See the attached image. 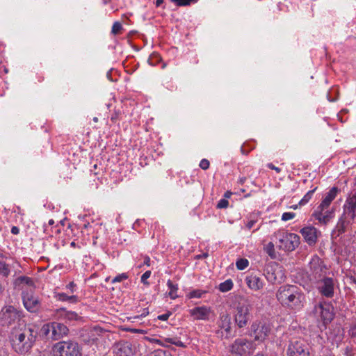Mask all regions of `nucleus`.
<instances>
[{"mask_svg":"<svg viewBox=\"0 0 356 356\" xmlns=\"http://www.w3.org/2000/svg\"><path fill=\"white\" fill-rule=\"evenodd\" d=\"M38 335L35 327L23 321L13 327L10 333V341L14 350L19 354L28 353L33 347Z\"/></svg>","mask_w":356,"mask_h":356,"instance_id":"nucleus-1","label":"nucleus"},{"mask_svg":"<svg viewBox=\"0 0 356 356\" xmlns=\"http://www.w3.org/2000/svg\"><path fill=\"white\" fill-rule=\"evenodd\" d=\"M278 302L284 307L293 310H299L304 305L305 296L296 285L281 286L276 292Z\"/></svg>","mask_w":356,"mask_h":356,"instance_id":"nucleus-2","label":"nucleus"},{"mask_svg":"<svg viewBox=\"0 0 356 356\" xmlns=\"http://www.w3.org/2000/svg\"><path fill=\"white\" fill-rule=\"evenodd\" d=\"M339 192V189L337 187H332L323 195L321 202L312 214L319 223L326 225L334 218L335 209H330V204Z\"/></svg>","mask_w":356,"mask_h":356,"instance_id":"nucleus-3","label":"nucleus"},{"mask_svg":"<svg viewBox=\"0 0 356 356\" xmlns=\"http://www.w3.org/2000/svg\"><path fill=\"white\" fill-rule=\"evenodd\" d=\"M356 217V193L349 195L343 206V213L336 226L338 234H343L346 230L348 225L350 224Z\"/></svg>","mask_w":356,"mask_h":356,"instance_id":"nucleus-4","label":"nucleus"},{"mask_svg":"<svg viewBox=\"0 0 356 356\" xmlns=\"http://www.w3.org/2000/svg\"><path fill=\"white\" fill-rule=\"evenodd\" d=\"M251 304L245 300L238 304L235 309L234 321L239 328L245 327L251 318Z\"/></svg>","mask_w":356,"mask_h":356,"instance_id":"nucleus-5","label":"nucleus"},{"mask_svg":"<svg viewBox=\"0 0 356 356\" xmlns=\"http://www.w3.org/2000/svg\"><path fill=\"white\" fill-rule=\"evenodd\" d=\"M264 275L266 280L272 284L284 282L286 278L284 268L277 262L271 261L266 265Z\"/></svg>","mask_w":356,"mask_h":356,"instance_id":"nucleus-6","label":"nucleus"},{"mask_svg":"<svg viewBox=\"0 0 356 356\" xmlns=\"http://www.w3.org/2000/svg\"><path fill=\"white\" fill-rule=\"evenodd\" d=\"M276 236L279 241V248L284 251H293L300 244V236L296 234L279 232Z\"/></svg>","mask_w":356,"mask_h":356,"instance_id":"nucleus-7","label":"nucleus"},{"mask_svg":"<svg viewBox=\"0 0 356 356\" xmlns=\"http://www.w3.org/2000/svg\"><path fill=\"white\" fill-rule=\"evenodd\" d=\"M54 356H80L77 343L67 341H60L53 348Z\"/></svg>","mask_w":356,"mask_h":356,"instance_id":"nucleus-8","label":"nucleus"},{"mask_svg":"<svg viewBox=\"0 0 356 356\" xmlns=\"http://www.w3.org/2000/svg\"><path fill=\"white\" fill-rule=\"evenodd\" d=\"M314 315L318 321H321L325 325L330 323L334 318V307L329 302H320L316 305L313 310Z\"/></svg>","mask_w":356,"mask_h":356,"instance_id":"nucleus-9","label":"nucleus"},{"mask_svg":"<svg viewBox=\"0 0 356 356\" xmlns=\"http://www.w3.org/2000/svg\"><path fill=\"white\" fill-rule=\"evenodd\" d=\"M216 333L221 339H229L232 337L231 317L228 314H222L218 321Z\"/></svg>","mask_w":356,"mask_h":356,"instance_id":"nucleus-10","label":"nucleus"},{"mask_svg":"<svg viewBox=\"0 0 356 356\" xmlns=\"http://www.w3.org/2000/svg\"><path fill=\"white\" fill-rule=\"evenodd\" d=\"M230 352L233 354L243 356L250 354L253 350V343L244 338H238L230 346Z\"/></svg>","mask_w":356,"mask_h":356,"instance_id":"nucleus-11","label":"nucleus"},{"mask_svg":"<svg viewBox=\"0 0 356 356\" xmlns=\"http://www.w3.org/2000/svg\"><path fill=\"white\" fill-rule=\"evenodd\" d=\"M270 326L263 321H256L251 325V335L255 341H264L270 333Z\"/></svg>","mask_w":356,"mask_h":356,"instance_id":"nucleus-12","label":"nucleus"},{"mask_svg":"<svg viewBox=\"0 0 356 356\" xmlns=\"http://www.w3.org/2000/svg\"><path fill=\"white\" fill-rule=\"evenodd\" d=\"M288 356H310L307 344L302 339H293L286 350Z\"/></svg>","mask_w":356,"mask_h":356,"instance_id":"nucleus-13","label":"nucleus"},{"mask_svg":"<svg viewBox=\"0 0 356 356\" xmlns=\"http://www.w3.org/2000/svg\"><path fill=\"white\" fill-rule=\"evenodd\" d=\"M21 313L13 306H7L3 308L1 314V319L3 325H10L12 323L17 321L22 323L20 321Z\"/></svg>","mask_w":356,"mask_h":356,"instance_id":"nucleus-14","label":"nucleus"},{"mask_svg":"<svg viewBox=\"0 0 356 356\" xmlns=\"http://www.w3.org/2000/svg\"><path fill=\"white\" fill-rule=\"evenodd\" d=\"M23 289L22 299L25 308L30 312H36L40 307V302L38 298L32 293H25Z\"/></svg>","mask_w":356,"mask_h":356,"instance_id":"nucleus-15","label":"nucleus"},{"mask_svg":"<svg viewBox=\"0 0 356 356\" xmlns=\"http://www.w3.org/2000/svg\"><path fill=\"white\" fill-rule=\"evenodd\" d=\"M318 289L321 295L332 298L334 296V284L332 278L325 277L319 283Z\"/></svg>","mask_w":356,"mask_h":356,"instance_id":"nucleus-16","label":"nucleus"},{"mask_svg":"<svg viewBox=\"0 0 356 356\" xmlns=\"http://www.w3.org/2000/svg\"><path fill=\"white\" fill-rule=\"evenodd\" d=\"M114 352L119 356H130L134 353V348L129 341H120L115 344Z\"/></svg>","mask_w":356,"mask_h":356,"instance_id":"nucleus-17","label":"nucleus"},{"mask_svg":"<svg viewBox=\"0 0 356 356\" xmlns=\"http://www.w3.org/2000/svg\"><path fill=\"white\" fill-rule=\"evenodd\" d=\"M211 309L210 307L205 306L196 307L189 310L190 315L193 318L194 320H209Z\"/></svg>","mask_w":356,"mask_h":356,"instance_id":"nucleus-18","label":"nucleus"},{"mask_svg":"<svg viewBox=\"0 0 356 356\" xmlns=\"http://www.w3.org/2000/svg\"><path fill=\"white\" fill-rule=\"evenodd\" d=\"M300 233L309 245L316 244L318 238V231L316 228L312 226L305 227L300 229Z\"/></svg>","mask_w":356,"mask_h":356,"instance_id":"nucleus-19","label":"nucleus"},{"mask_svg":"<svg viewBox=\"0 0 356 356\" xmlns=\"http://www.w3.org/2000/svg\"><path fill=\"white\" fill-rule=\"evenodd\" d=\"M52 333L51 334L50 339L52 340H58L67 335L68 333V328L65 325L58 323L52 322Z\"/></svg>","mask_w":356,"mask_h":356,"instance_id":"nucleus-20","label":"nucleus"},{"mask_svg":"<svg viewBox=\"0 0 356 356\" xmlns=\"http://www.w3.org/2000/svg\"><path fill=\"white\" fill-rule=\"evenodd\" d=\"M55 318L57 320L67 321H76L79 319L78 314L72 311H67L64 308H60L55 312Z\"/></svg>","mask_w":356,"mask_h":356,"instance_id":"nucleus-21","label":"nucleus"},{"mask_svg":"<svg viewBox=\"0 0 356 356\" xmlns=\"http://www.w3.org/2000/svg\"><path fill=\"white\" fill-rule=\"evenodd\" d=\"M245 281L248 286L253 291H259L264 287V282L255 275L247 277Z\"/></svg>","mask_w":356,"mask_h":356,"instance_id":"nucleus-22","label":"nucleus"},{"mask_svg":"<svg viewBox=\"0 0 356 356\" xmlns=\"http://www.w3.org/2000/svg\"><path fill=\"white\" fill-rule=\"evenodd\" d=\"M309 266L314 273L319 275L324 271L325 268L323 261L318 256H314L312 257L309 263Z\"/></svg>","mask_w":356,"mask_h":356,"instance_id":"nucleus-23","label":"nucleus"},{"mask_svg":"<svg viewBox=\"0 0 356 356\" xmlns=\"http://www.w3.org/2000/svg\"><path fill=\"white\" fill-rule=\"evenodd\" d=\"M167 286L170 289L168 296L172 300L176 299L178 297V296L177 294V292L178 290V285L177 284H173V282L169 280L167 282Z\"/></svg>","mask_w":356,"mask_h":356,"instance_id":"nucleus-24","label":"nucleus"},{"mask_svg":"<svg viewBox=\"0 0 356 356\" xmlns=\"http://www.w3.org/2000/svg\"><path fill=\"white\" fill-rule=\"evenodd\" d=\"M57 297L59 300L69 301L70 302H76L78 300L76 296H67L64 293H58Z\"/></svg>","mask_w":356,"mask_h":356,"instance_id":"nucleus-25","label":"nucleus"},{"mask_svg":"<svg viewBox=\"0 0 356 356\" xmlns=\"http://www.w3.org/2000/svg\"><path fill=\"white\" fill-rule=\"evenodd\" d=\"M233 288V282L231 280H227L224 282L220 284L219 290L221 292H227Z\"/></svg>","mask_w":356,"mask_h":356,"instance_id":"nucleus-26","label":"nucleus"},{"mask_svg":"<svg viewBox=\"0 0 356 356\" xmlns=\"http://www.w3.org/2000/svg\"><path fill=\"white\" fill-rule=\"evenodd\" d=\"M10 268L8 264L0 261V275L3 277H8L10 274Z\"/></svg>","mask_w":356,"mask_h":356,"instance_id":"nucleus-27","label":"nucleus"},{"mask_svg":"<svg viewBox=\"0 0 356 356\" xmlns=\"http://www.w3.org/2000/svg\"><path fill=\"white\" fill-rule=\"evenodd\" d=\"M17 281L19 282L20 284H25L26 286L30 287V291H32L33 286V281L31 278L28 277H20L17 279Z\"/></svg>","mask_w":356,"mask_h":356,"instance_id":"nucleus-28","label":"nucleus"},{"mask_svg":"<svg viewBox=\"0 0 356 356\" xmlns=\"http://www.w3.org/2000/svg\"><path fill=\"white\" fill-rule=\"evenodd\" d=\"M52 323L44 324L41 328V332L43 335L50 339L51 334L52 333Z\"/></svg>","mask_w":356,"mask_h":356,"instance_id":"nucleus-29","label":"nucleus"},{"mask_svg":"<svg viewBox=\"0 0 356 356\" xmlns=\"http://www.w3.org/2000/svg\"><path fill=\"white\" fill-rule=\"evenodd\" d=\"M265 252L272 258L275 259L276 257V254L275 251L274 244L271 242L268 243L265 248Z\"/></svg>","mask_w":356,"mask_h":356,"instance_id":"nucleus-30","label":"nucleus"},{"mask_svg":"<svg viewBox=\"0 0 356 356\" xmlns=\"http://www.w3.org/2000/svg\"><path fill=\"white\" fill-rule=\"evenodd\" d=\"M249 261L246 259H239L236 261V268L240 270H244L248 266Z\"/></svg>","mask_w":356,"mask_h":356,"instance_id":"nucleus-31","label":"nucleus"},{"mask_svg":"<svg viewBox=\"0 0 356 356\" xmlns=\"http://www.w3.org/2000/svg\"><path fill=\"white\" fill-rule=\"evenodd\" d=\"M316 188H317L316 187L313 190H311L309 192H307L305 195V196L302 197V199L300 201L299 204H301V205H303V204H305L306 203H307L311 200V198H312L314 193L316 190Z\"/></svg>","mask_w":356,"mask_h":356,"instance_id":"nucleus-32","label":"nucleus"},{"mask_svg":"<svg viewBox=\"0 0 356 356\" xmlns=\"http://www.w3.org/2000/svg\"><path fill=\"white\" fill-rule=\"evenodd\" d=\"M122 30V25L119 22H115L113 24L112 29H111V33L113 35H118L121 33V31Z\"/></svg>","mask_w":356,"mask_h":356,"instance_id":"nucleus-33","label":"nucleus"},{"mask_svg":"<svg viewBox=\"0 0 356 356\" xmlns=\"http://www.w3.org/2000/svg\"><path fill=\"white\" fill-rule=\"evenodd\" d=\"M148 61L150 65L154 66L158 65L159 61H161V57L158 54H152Z\"/></svg>","mask_w":356,"mask_h":356,"instance_id":"nucleus-34","label":"nucleus"},{"mask_svg":"<svg viewBox=\"0 0 356 356\" xmlns=\"http://www.w3.org/2000/svg\"><path fill=\"white\" fill-rule=\"evenodd\" d=\"M127 278L128 275L127 273H122L115 277L112 280V283L120 282L124 280H127Z\"/></svg>","mask_w":356,"mask_h":356,"instance_id":"nucleus-35","label":"nucleus"},{"mask_svg":"<svg viewBox=\"0 0 356 356\" xmlns=\"http://www.w3.org/2000/svg\"><path fill=\"white\" fill-rule=\"evenodd\" d=\"M296 214L291 212H285L282 216V220L283 221H287L293 219L295 217Z\"/></svg>","mask_w":356,"mask_h":356,"instance_id":"nucleus-36","label":"nucleus"},{"mask_svg":"<svg viewBox=\"0 0 356 356\" xmlns=\"http://www.w3.org/2000/svg\"><path fill=\"white\" fill-rule=\"evenodd\" d=\"M150 275H151L150 270H147V271L145 272L141 276V282L144 284L148 285L149 282L147 281V280L150 277Z\"/></svg>","mask_w":356,"mask_h":356,"instance_id":"nucleus-37","label":"nucleus"},{"mask_svg":"<svg viewBox=\"0 0 356 356\" xmlns=\"http://www.w3.org/2000/svg\"><path fill=\"white\" fill-rule=\"evenodd\" d=\"M149 356H170L165 351L163 350H156L152 352Z\"/></svg>","mask_w":356,"mask_h":356,"instance_id":"nucleus-38","label":"nucleus"},{"mask_svg":"<svg viewBox=\"0 0 356 356\" xmlns=\"http://www.w3.org/2000/svg\"><path fill=\"white\" fill-rule=\"evenodd\" d=\"M203 292L202 291H200V290H195V291H191L189 294H188V297L190 298H200L202 297V295Z\"/></svg>","mask_w":356,"mask_h":356,"instance_id":"nucleus-39","label":"nucleus"},{"mask_svg":"<svg viewBox=\"0 0 356 356\" xmlns=\"http://www.w3.org/2000/svg\"><path fill=\"white\" fill-rule=\"evenodd\" d=\"M228 205H229V202L226 199H221L217 204V208L225 209L228 207Z\"/></svg>","mask_w":356,"mask_h":356,"instance_id":"nucleus-40","label":"nucleus"},{"mask_svg":"<svg viewBox=\"0 0 356 356\" xmlns=\"http://www.w3.org/2000/svg\"><path fill=\"white\" fill-rule=\"evenodd\" d=\"M209 165H210V163H209V160H207L206 159H202L200 163V167L202 170H207L209 168Z\"/></svg>","mask_w":356,"mask_h":356,"instance_id":"nucleus-41","label":"nucleus"},{"mask_svg":"<svg viewBox=\"0 0 356 356\" xmlns=\"http://www.w3.org/2000/svg\"><path fill=\"white\" fill-rule=\"evenodd\" d=\"M171 1L175 3L177 6H188V2L186 0H171Z\"/></svg>","mask_w":356,"mask_h":356,"instance_id":"nucleus-42","label":"nucleus"},{"mask_svg":"<svg viewBox=\"0 0 356 356\" xmlns=\"http://www.w3.org/2000/svg\"><path fill=\"white\" fill-rule=\"evenodd\" d=\"M171 314H172V313L170 312H168L167 313H165L164 314L159 315L158 316V319L161 320V321H167Z\"/></svg>","mask_w":356,"mask_h":356,"instance_id":"nucleus-43","label":"nucleus"},{"mask_svg":"<svg viewBox=\"0 0 356 356\" xmlns=\"http://www.w3.org/2000/svg\"><path fill=\"white\" fill-rule=\"evenodd\" d=\"M267 166L273 170H275L276 172L280 173L281 172V169L278 167L275 166L273 163H270L267 165Z\"/></svg>","mask_w":356,"mask_h":356,"instance_id":"nucleus-44","label":"nucleus"},{"mask_svg":"<svg viewBox=\"0 0 356 356\" xmlns=\"http://www.w3.org/2000/svg\"><path fill=\"white\" fill-rule=\"evenodd\" d=\"M256 220H250V221H248L246 224V227L248 229H250L253 227V226L254 225V224L256 223Z\"/></svg>","mask_w":356,"mask_h":356,"instance_id":"nucleus-45","label":"nucleus"},{"mask_svg":"<svg viewBox=\"0 0 356 356\" xmlns=\"http://www.w3.org/2000/svg\"><path fill=\"white\" fill-rule=\"evenodd\" d=\"M75 286V284L73 282H70L69 284L67 285V288L70 289L72 292H73Z\"/></svg>","mask_w":356,"mask_h":356,"instance_id":"nucleus-46","label":"nucleus"},{"mask_svg":"<svg viewBox=\"0 0 356 356\" xmlns=\"http://www.w3.org/2000/svg\"><path fill=\"white\" fill-rule=\"evenodd\" d=\"M19 229L16 226H13L11 229V232L12 234H19Z\"/></svg>","mask_w":356,"mask_h":356,"instance_id":"nucleus-47","label":"nucleus"},{"mask_svg":"<svg viewBox=\"0 0 356 356\" xmlns=\"http://www.w3.org/2000/svg\"><path fill=\"white\" fill-rule=\"evenodd\" d=\"M350 332L352 336H356V324L351 327Z\"/></svg>","mask_w":356,"mask_h":356,"instance_id":"nucleus-48","label":"nucleus"},{"mask_svg":"<svg viewBox=\"0 0 356 356\" xmlns=\"http://www.w3.org/2000/svg\"><path fill=\"white\" fill-rule=\"evenodd\" d=\"M144 264L147 266H150V258L147 257L145 258Z\"/></svg>","mask_w":356,"mask_h":356,"instance_id":"nucleus-49","label":"nucleus"},{"mask_svg":"<svg viewBox=\"0 0 356 356\" xmlns=\"http://www.w3.org/2000/svg\"><path fill=\"white\" fill-rule=\"evenodd\" d=\"M115 69L113 68H111V70L107 73V77L111 80V81H115L114 79H113L110 76L111 74V73L113 72V71Z\"/></svg>","mask_w":356,"mask_h":356,"instance_id":"nucleus-50","label":"nucleus"},{"mask_svg":"<svg viewBox=\"0 0 356 356\" xmlns=\"http://www.w3.org/2000/svg\"><path fill=\"white\" fill-rule=\"evenodd\" d=\"M208 257V253H204L203 254L197 255L196 257L197 259L207 258Z\"/></svg>","mask_w":356,"mask_h":356,"instance_id":"nucleus-51","label":"nucleus"},{"mask_svg":"<svg viewBox=\"0 0 356 356\" xmlns=\"http://www.w3.org/2000/svg\"><path fill=\"white\" fill-rule=\"evenodd\" d=\"M245 181H246V178L245 177H241V178L239 179L238 183L240 184L243 185L245 183Z\"/></svg>","mask_w":356,"mask_h":356,"instance_id":"nucleus-52","label":"nucleus"},{"mask_svg":"<svg viewBox=\"0 0 356 356\" xmlns=\"http://www.w3.org/2000/svg\"><path fill=\"white\" fill-rule=\"evenodd\" d=\"M163 3V0H156V6L159 7Z\"/></svg>","mask_w":356,"mask_h":356,"instance_id":"nucleus-53","label":"nucleus"},{"mask_svg":"<svg viewBox=\"0 0 356 356\" xmlns=\"http://www.w3.org/2000/svg\"><path fill=\"white\" fill-rule=\"evenodd\" d=\"M127 330H129L133 333H138V332H140V330H137V329H127Z\"/></svg>","mask_w":356,"mask_h":356,"instance_id":"nucleus-54","label":"nucleus"},{"mask_svg":"<svg viewBox=\"0 0 356 356\" xmlns=\"http://www.w3.org/2000/svg\"><path fill=\"white\" fill-rule=\"evenodd\" d=\"M231 195H232V193H231V192H229V191H227V192L225 193L224 196H225V197H226V198H229V197H230Z\"/></svg>","mask_w":356,"mask_h":356,"instance_id":"nucleus-55","label":"nucleus"},{"mask_svg":"<svg viewBox=\"0 0 356 356\" xmlns=\"http://www.w3.org/2000/svg\"><path fill=\"white\" fill-rule=\"evenodd\" d=\"M186 1L188 2V6L191 3H197L198 1V0H186Z\"/></svg>","mask_w":356,"mask_h":356,"instance_id":"nucleus-56","label":"nucleus"},{"mask_svg":"<svg viewBox=\"0 0 356 356\" xmlns=\"http://www.w3.org/2000/svg\"><path fill=\"white\" fill-rule=\"evenodd\" d=\"M94 336H95V334H93V331H92L91 332V337H94ZM97 339L96 337H92L91 340H92V343H94V342H95L97 341Z\"/></svg>","mask_w":356,"mask_h":356,"instance_id":"nucleus-57","label":"nucleus"},{"mask_svg":"<svg viewBox=\"0 0 356 356\" xmlns=\"http://www.w3.org/2000/svg\"><path fill=\"white\" fill-rule=\"evenodd\" d=\"M173 343L177 345V346H183V343L181 341H179L177 343L173 342Z\"/></svg>","mask_w":356,"mask_h":356,"instance_id":"nucleus-58","label":"nucleus"},{"mask_svg":"<svg viewBox=\"0 0 356 356\" xmlns=\"http://www.w3.org/2000/svg\"><path fill=\"white\" fill-rule=\"evenodd\" d=\"M48 223H49V225H52L54 224V220L51 219V220H49Z\"/></svg>","mask_w":356,"mask_h":356,"instance_id":"nucleus-59","label":"nucleus"},{"mask_svg":"<svg viewBox=\"0 0 356 356\" xmlns=\"http://www.w3.org/2000/svg\"><path fill=\"white\" fill-rule=\"evenodd\" d=\"M70 245H71V247L75 248V247H76V243H75L74 241H72V242L70 243Z\"/></svg>","mask_w":356,"mask_h":356,"instance_id":"nucleus-60","label":"nucleus"},{"mask_svg":"<svg viewBox=\"0 0 356 356\" xmlns=\"http://www.w3.org/2000/svg\"><path fill=\"white\" fill-rule=\"evenodd\" d=\"M3 292V287L0 284V294Z\"/></svg>","mask_w":356,"mask_h":356,"instance_id":"nucleus-61","label":"nucleus"},{"mask_svg":"<svg viewBox=\"0 0 356 356\" xmlns=\"http://www.w3.org/2000/svg\"><path fill=\"white\" fill-rule=\"evenodd\" d=\"M139 318V316H134L133 318L136 319V318Z\"/></svg>","mask_w":356,"mask_h":356,"instance_id":"nucleus-62","label":"nucleus"},{"mask_svg":"<svg viewBox=\"0 0 356 356\" xmlns=\"http://www.w3.org/2000/svg\"><path fill=\"white\" fill-rule=\"evenodd\" d=\"M93 167H94L95 169H96L97 167V164H95Z\"/></svg>","mask_w":356,"mask_h":356,"instance_id":"nucleus-63","label":"nucleus"},{"mask_svg":"<svg viewBox=\"0 0 356 356\" xmlns=\"http://www.w3.org/2000/svg\"><path fill=\"white\" fill-rule=\"evenodd\" d=\"M245 189H241V192L242 193H245Z\"/></svg>","mask_w":356,"mask_h":356,"instance_id":"nucleus-64","label":"nucleus"}]
</instances>
